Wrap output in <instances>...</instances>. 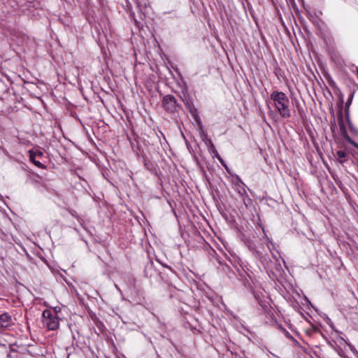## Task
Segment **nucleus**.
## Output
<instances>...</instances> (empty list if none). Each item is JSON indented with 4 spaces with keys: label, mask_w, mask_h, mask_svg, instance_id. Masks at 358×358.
<instances>
[{
    "label": "nucleus",
    "mask_w": 358,
    "mask_h": 358,
    "mask_svg": "<svg viewBox=\"0 0 358 358\" xmlns=\"http://www.w3.org/2000/svg\"><path fill=\"white\" fill-rule=\"evenodd\" d=\"M271 100L280 114V115L287 119L290 117L291 111L289 108V101L287 95L282 92L274 91L271 94Z\"/></svg>",
    "instance_id": "obj_1"
},
{
    "label": "nucleus",
    "mask_w": 358,
    "mask_h": 358,
    "mask_svg": "<svg viewBox=\"0 0 358 358\" xmlns=\"http://www.w3.org/2000/svg\"><path fill=\"white\" fill-rule=\"evenodd\" d=\"M42 322L43 325L50 331L56 330L59 326V318L57 313L49 310H45L43 312Z\"/></svg>",
    "instance_id": "obj_2"
},
{
    "label": "nucleus",
    "mask_w": 358,
    "mask_h": 358,
    "mask_svg": "<svg viewBox=\"0 0 358 358\" xmlns=\"http://www.w3.org/2000/svg\"><path fill=\"white\" fill-rule=\"evenodd\" d=\"M163 106L169 112H173L176 109L177 102L176 98L172 95H166L163 99Z\"/></svg>",
    "instance_id": "obj_3"
},
{
    "label": "nucleus",
    "mask_w": 358,
    "mask_h": 358,
    "mask_svg": "<svg viewBox=\"0 0 358 358\" xmlns=\"http://www.w3.org/2000/svg\"><path fill=\"white\" fill-rule=\"evenodd\" d=\"M12 324V317L8 313H3L0 315V332L10 327Z\"/></svg>",
    "instance_id": "obj_4"
},
{
    "label": "nucleus",
    "mask_w": 358,
    "mask_h": 358,
    "mask_svg": "<svg viewBox=\"0 0 358 358\" xmlns=\"http://www.w3.org/2000/svg\"><path fill=\"white\" fill-rule=\"evenodd\" d=\"M28 153H29V160L36 166H37L38 168H40V169H45V165H43L42 163H41L39 161H37L36 159V153L34 152V151L33 150H29L28 151Z\"/></svg>",
    "instance_id": "obj_5"
},
{
    "label": "nucleus",
    "mask_w": 358,
    "mask_h": 358,
    "mask_svg": "<svg viewBox=\"0 0 358 358\" xmlns=\"http://www.w3.org/2000/svg\"><path fill=\"white\" fill-rule=\"evenodd\" d=\"M236 179H237V182L236 183V185L241 188V189H238V193L241 195H243V194H246V191L243 187L245 185V184L243 182V181L241 180V178L237 176Z\"/></svg>",
    "instance_id": "obj_6"
},
{
    "label": "nucleus",
    "mask_w": 358,
    "mask_h": 358,
    "mask_svg": "<svg viewBox=\"0 0 358 358\" xmlns=\"http://www.w3.org/2000/svg\"><path fill=\"white\" fill-rule=\"evenodd\" d=\"M254 296H255V298L257 300V301L259 303V304H260L262 306H263L264 308H266V305H264V304H263V300H262V299L261 296H260L259 294H257V293L255 292V293H254Z\"/></svg>",
    "instance_id": "obj_7"
},
{
    "label": "nucleus",
    "mask_w": 358,
    "mask_h": 358,
    "mask_svg": "<svg viewBox=\"0 0 358 358\" xmlns=\"http://www.w3.org/2000/svg\"><path fill=\"white\" fill-rule=\"evenodd\" d=\"M336 155L338 158H345L346 157V152L343 150H338L336 152Z\"/></svg>",
    "instance_id": "obj_8"
},
{
    "label": "nucleus",
    "mask_w": 358,
    "mask_h": 358,
    "mask_svg": "<svg viewBox=\"0 0 358 358\" xmlns=\"http://www.w3.org/2000/svg\"><path fill=\"white\" fill-rule=\"evenodd\" d=\"M34 152L36 153V157H41L43 155V153L41 152V151H39V150H37V151H34Z\"/></svg>",
    "instance_id": "obj_9"
},
{
    "label": "nucleus",
    "mask_w": 358,
    "mask_h": 358,
    "mask_svg": "<svg viewBox=\"0 0 358 358\" xmlns=\"http://www.w3.org/2000/svg\"><path fill=\"white\" fill-rule=\"evenodd\" d=\"M208 141L209 142V143H210V145L211 148H212L213 150H215V146H214V145H213V142L211 141V140H210V139H209V140H208Z\"/></svg>",
    "instance_id": "obj_10"
},
{
    "label": "nucleus",
    "mask_w": 358,
    "mask_h": 358,
    "mask_svg": "<svg viewBox=\"0 0 358 358\" xmlns=\"http://www.w3.org/2000/svg\"><path fill=\"white\" fill-rule=\"evenodd\" d=\"M217 159L220 160V162L222 164H223V161H222V158L219 156L218 153H217Z\"/></svg>",
    "instance_id": "obj_11"
},
{
    "label": "nucleus",
    "mask_w": 358,
    "mask_h": 358,
    "mask_svg": "<svg viewBox=\"0 0 358 358\" xmlns=\"http://www.w3.org/2000/svg\"><path fill=\"white\" fill-rule=\"evenodd\" d=\"M352 145L355 148H356L358 150V144L356 143H352Z\"/></svg>",
    "instance_id": "obj_12"
},
{
    "label": "nucleus",
    "mask_w": 358,
    "mask_h": 358,
    "mask_svg": "<svg viewBox=\"0 0 358 358\" xmlns=\"http://www.w3.org/2000/svg\"><path fill=\"white\" fill-rule=\"evenodd\" d=\"M268 250L271 252V248H270V246L268 245Z\"/></svg>",
    "instance_id": "obj_13"
}]
</instances>
